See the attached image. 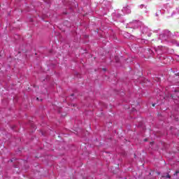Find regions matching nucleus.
Listing matches in <instances>:
<instances>
[{
    "mask_svg": "<svg viewBox=\"0 0 179 179\" xmlns=\"http://www.w3.org/2000/svg\"><path fill=\"white\" fill-rule=\"evenodd\" d=\"M170 36V31L169 30H164L162 34L159 35L160 40H162V41H164L167 40V37Z\"/></svg>",
    "mask_w": 179,
    "mask_h": 179,
    "instance_id": "nucleus-1",
    "label": "nucleus"
},
{
    "mask_svg": "<svg viewBox=\"0 0 179 179\" xmlns=\"http://www.w3.org/2000/svg\"><path fill=\"white\" fill-rule=\"evenodd\" d=\"M141 31L143 34H148V37H150V36H152V34L149 32L150 31V29H149L148 27H143V28L141 29Z\"/></svg>",
    "mask_w": 179,
    "mask_h": 179,
    "instance_id": "nucleus-2",
    "label": "nucleus"
},
{
    "mask_svg": "<svg viewBox=\"0 0 179 179\" xmlns=\"http://www.w3.org/2000/svg\"><path fill=\"white\" fill-rule=\"evenodd\" d=\"M131 27H134V29H138L139 26H141V22L139 21H134L133 22H131L130 24Z\"/></svg>",
    "mask_w": 179,
    "mask_h": 179,
    "instance_id": "nucleus-3",
    "label": "nucleus"
},
{
    "mask_svg": "<svg viewBox=\"0 0 179 179\" xmlns=\"http://www.w3.org/2000/svg\"><path fill=\"white\" fill-rule=\"evenodd\" d=\"M122 10L124 13H131V8L128 6H124Z\"/></svg>",
    "mask_w": 179,
    "mask_h": 179,
    "instance_id": "nucleus-4",
    "label": "nucleus"
},
{
    "mask_svg": "<svg viewBox=\"0 0 179 179\" xmlns=\"http://www.w3.org/2000/svg\"><path fill=\"white\" fill-rule=\"evenodd\" d=\"M173 45H176V47H179V42L177 41H172Z\"/></svg>",
    "mask_w": 179,
    "mask_h": 179,
    "instance_id": "nucleus-5",
    "label": "nucleus"
},
{
    "mask_svg": "<svg viewBox=\"0 0 179 179\" xmlns=\"http://www.w3.org/2000/svg\"><path fill=\"white\" fill-rule=\"evenodd\" d=\"M173 176H176V177H178L179 178V171H176L174 174H173Z\"/></svg>",
    "mask_w": 179,
    "mask_h": 179,
    "instance_id": "nucleus-6",
    "label": "nucleus"
},
{
    "mask_svg": "<svg viewBox=\"0 0 179 179\" xmlns=\"http://www.w3.org/2000/svg\"><path fill=\"white\" fill-rule=\"evenodd\" d=\"M140 8H141V9H143V8H145V9H146V6L141 4V5H140Z\"/></svg>",
    "mask_w": 179,
    "mask_h": 179,
    "instance_id": "nucleus-7",
    "label": "nucleus"
},
{
    "mask_svg": "<svg viewBox=\"0 0 179 179\" xmlns=\"http://www.w3.org/2000/svg\"><path fill=\"white\" fill-rule=\"evenodd\" d=\"M163 177H165V178H171V176L170 175H166V176H163Z\"/></svg>",
    "mask_w": 179,
    "mask_h": 179,
    "instance_id": "nucleus-8",
    "label": "nucleus"
},
{
    "mask_svg": "<svg viewBox=\"0 0 179 179\" xmlns=\"http://www.w3.org/2000/svg\"><path fill=\"white\" fill-rule=\"evenodd\" d=\"M155 15H156V16H159V14L156 13Z\"/></svg>",
    "mask_w": 179,
    "mask_h": 179,
    "instance_id": "nucleus-9",
    "label": "nucleus"
},
{
    "mask_svg": "<svg viewBox=\"0 0 179 179\" xmlns=\"http://www.w3.org/2000/svg\"><path fill=\"white\" fill-rule=\"evenodd\" d=\"M161 48H162V50H163V48H164L163 46H161Z\"/></svg>",
    "mask_w": 179,
    "mask_h": 179,
    "instance_id": "nucleus-10",
    "label": "nucleus"
},
{
    "mask_svg": "<svg viewBox=\"0 0 179 179\" xmlns=\"http://www.w3.org/2000/svg\"><path fill=\"white\" fill-rule=\"evenodd\" d=\"M155 103H152V107H155Z\"/></svg>",
    "mask_w": 179,
    "mask_h": 179,
    "instance_id": "nucleus-11",
    "label": "nucleus"
},
{
    "mask_svg": "<svg viewBox=\"0 0 179 179\" xmlns=\"http://www.w3.org/2000/svg\"><path fill=\"white\" fill-rule=\"evenodd\" d=\"M173 15H174V13H171V16H173Z\"/></svg>",
    "mask_w": 179,
    "mask_h": 179,
    "instance_id": "nucleus-12",
    "label": "nucleus"
},
{
    "mask_svg": "<svg viewBox=\"0 0 179 179\" xmlns=\"http://www.w3.org/2000/svg\"><path fill=\"white\" fill-rule=\"evenodd\" d=\"M178 58H179V56H178Z\"/></svg>",
    "mask_w": 179,
    "mask_h": 179,
    "instance_id": "nucleus-13",
    "label": "nucleus"
}]
</instances>
